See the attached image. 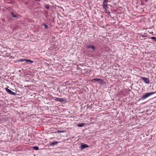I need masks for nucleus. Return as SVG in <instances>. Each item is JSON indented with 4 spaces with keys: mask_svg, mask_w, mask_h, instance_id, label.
<instances>
[{
    "mask_svg": "<svg viewBox=\"0 0 156 156\" xmlns=\"http://www.w3.org/2000/svg\"><path fill=\"white\" fill-rule=\"evenodd\" d=\"M155 92H150V93H146L145 94L143 95L142 97H141V98L142 100H143L145 98H147L149 96L154 94Z\"/></svg>",
    "mask_w": 156,
    "mask_h": 156,
    "instance_id": "1",
    "label": "nucleus"
},
{
    "mask_svg": "<svg viewBox=\"0 0 156 156\" xmlns=\"http://www.w3.org/2000/svg\"><path fill=\"white\" fill-rule=\"evenodd\" d=\"M108 0H104L103 3V7L104 9H107Z\"/></svg>",
    "mask_w": 156,
    "mask_h": 156,
    "instance_id": "2",
    "label": "nucleus"
},
{
    "mask_svg": "<svg viewBox=\"0 0 156 156\" xmlns=\"http://www.w3.org/2000/svg\"><path fill=\"white\" fill-rule=\"evenodd\" d=\"M85 47L87 48L92 49L94 51L95 49V47L93 45L87 44L85 45Z\"/></svg>",
    "mask_w": 156,
    "mask_h": 156,
    "instance_id": "3",
    "label": "nucleus"
},
{
    "mask_svg": "<svg viewBox=\"0 0 156 156\" xmlns=\"http://www.w3.org/2000/svg\"><path fill=\"white\" fill-rule=\"evenodd\" d=\"M141 79L146 84H149L150 83V80L149 78H148L144 77H142Z\"/></svg>",
    "mask_w": 156,
    "mask_h": 156,
    "instance_id": "4",
    "label": "nucleus"
},
{
    "mask_svg": "<svg viewBox=\"0 0 156 156\" xmlns=\"http://www.w3.org/2000/svg\"><path fill=\"white\" fill-rule=\"evenodd\" d=\"M5 90L9 94L13 95H15L16 94L15 93L12 92V91L10 90V89H8L7 88L5 89Z\"/></svg>",
    "mask_w": 156,
    "mask_h": 156,
    "instance_id": "5",
    "label": "nucleus"
},
{
    "mask_svg": "<svg viewBox=\"0 0 156 156\" xmlns=\"http://www.w3.org/2000/svg\"><path fill=\"white\" fill-rule=\"evenodd\" d=\"M93 80H95L98 82L99 83H100L101 84L103 82V81L102 79L98 78V79H93L92 80V81Z\"/></svg>",
    "mask_w": 156,
    "mask_h": 156,
    "instance_id": "6",
    "label": "nucleus"
},
{
    "mask_svg": "<svg viewBox=\"0 0 156 156\" xmlns=\"http://www.w3.org/2000/svg\"><path fill=\"white\" fill-rule=\"evenodd\" d=\"M88 147V146L85 144H81V149L82 150L84 149L85 148L87 147Z\"/></svg>",
    "mask_w": 156,
    "mask_h": 156,
    "instance_id": "7",
    "label": "nucleus"
},
{
    "mask_svg": "<svg viewBox=\"0 0 156 156\" xmlns=\"http://www.w3.org/2000/svg\"><path fill=\"white\" fill-rule=\"evenodd\" d=\"M55 100L60 102H63L64 101V99L62 98H57L55 99Z\"/></svg>",
    "mask_w": 156,
    "mask_h": 156,
    "instance_id": "8",
    "label": "nucleus"
},
{
    "mask_svg": "<svg viewBox=\"0 0 156 156\" xmlns=\"http://www.w3.org/2000/svg\"><path fill=\"white\" fill-rule=\"evenodd\" d=\"M25 61L26 62L30 63V64L32 63H33V61L29 59H25Z\"/></svg>",
    "mask_w": 156,
    "mask_h": 156,
    "instance_id": "9",
    "label": "nucleus"
},
{
    "mask_svg": "<svg viewBox=\"0 0 156 156\" xmlns=\"http://www.w3.org/2000/svg\"><path fill=\"white\" fill-rule=\"evenodd\" d=\"M58 142L57 141L55 142H53L51 143L50 144V145L51 146H54L55 145H56V144H57L58 143Z\"/></svg>",
    "mask_w": 156,
    "mask_h": 156,
    "instance_id": "10",
    "label": "nucleus"
},
{
    "mask_svg": "<svg viewBox=\"0 0 156 156\" xmlns=\"http://www.w3.org/2000/svg\"><path fill=\"white\" fill-rule=\"evenodd\" d=\"M85 124V123H82L81 124H78V126L79 127H81L83 126Z\"/></svg>",
    "mask_w": 156,
    "mask_h": 156,
    "instance_id": "11",
    "label": "nucleus"
},
{
    "mask_svg": "<svg viewBox=\"0 0 156 156\" xmlns=\"http://www.w3.org/2000/svg\"><path fill=\"white\" fill-rule=\"evenodd\" d=\"M33 148L36 150H38L39 149V148L37 146H35L34 147H33Z\"/></svg>",
    "mask_w": 156,
    "mask_h": 156,
    "instance_id": "12",
    "label": "nucleus"
},
{
    "mask_svg": "<svg viewBox=\"0 0 156 156\" xmlns=\"http://www.w3.org/2000/svg\"><path fill=\"white\" fill-rule=\"evenodd\" d=\"M147 36V35L146 34H144V35H141L140 36V37H146Z\"/></svg>",
    "mask_w": 156,
    "mask_h": 156,
    "instance_id": "13",
    "label": "nucleus"
},
{
    "mask_svg": "<svg viewBox=\"0 0 156 156\" xmlns=\"http://www.w3.org/2000/svg\"><path fill=\"white\" fill-rule=\"evenodd\" d=\"M107 9H105V13H107L108 14H109L110 13V12H109L107 10Z\"/></svg>",
    "mask_w": 156,
    "mask_h": 156,
    "instance_id": "14",
    "label": "nucleus"
},
{
    "mask_svg": "<svg viewBox=\"0 0 156 156\" xmlns=\"http://www.w3.org/2000/svg\"><path fill=\"white\" fill-rule=\"evenodd\" d=\"M11 15H12V16L13 17H16V16L15 14H14L12 12L11 13Z\"/></svg>",
    "mask_w": 156,
    "mask_h": 156,
    "instance_id": "15",
    "label": "nucleus"
},
{
    "mask_svg": "<svg viewBox=\"0 0 156 156\" xmlns=\"http://www.w3.org/2000/svg\"><path fill=\"white\" fill-rule=\"evenodd\" d=\"M152 39L154 40V41H156V37H152L151 38Z\"/></svg>",
    "mask_w": 156,
    "mask_h": 156,
    "instance_id": "16",
    "label": "nucleus"
},
{
    "mask_svg": "<svg viewBox=\"0 0 156 156\" xmlns=\"http://www.w3.org/2000/svg\"><path fill=\"white\" fill-rule=\"evenodd\" d=\"M43 25V26L44 27L46 28H47L48 27V26L47 25H46V24H44Z\"/></svg>",
    "mask_w": 156,
    "mask_h": 156,
    "instance_id": "17",
    "label": "nucleus"
},
{
    "mask_svg": "<svg viewBox=\"0 0 156 156\" xmlns=\"http://www.w3.org/2000/svg\"><path fill=\"white\" fill-rule=\"evenodd\" d=\"M45 8L47 9H49V6L48 5H46L45 6Z\"/></svg>",
    "mask_w": 156,
    "mask_h": 156,
    "instance_id": "18",
    "label": "nucleus"
},
{
    "mask_svg": "<svg viewBox=\"0 0 156 156\" xmlns=\"http://www.w3.org/2000/svg\"><path fill=\"white\" fill-rule=\"evenodd\" d=\"M18 61L19 62L20 61V62H23V61H25V59H21L20 60H18Z\"/></svg>",
    "mask_w": 156,
    "mask_h": 156,
    "instance_id": "19",
    "label": "nucleus"
},
{
    "mask_svg": "<svg viewBox=\"0 0 156 156\" xmlns=\"http://www.w3.org/2000/svg\"><path fill=\"white\" fill-rule=\"evenodd\" d=\"M61 132H62V131H58V133H61Z\"/></svg>",
    "mask_w": 156,
    "mask_h": 156,
    "instance_id": "20",
    "label": "nucleus"
}]
</instances>
